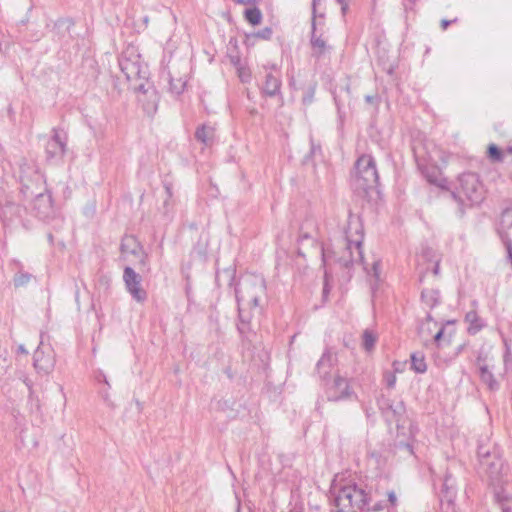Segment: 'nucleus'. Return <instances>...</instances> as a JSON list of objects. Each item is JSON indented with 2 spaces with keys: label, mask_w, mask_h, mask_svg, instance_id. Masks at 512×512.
<instances>
[{
  "label": "nucleus",
  "mask_w": 512,
  "mask_h": 512,
  "mask_svg": "<svg viewBox=\"0 0 512 512\" xmlns=\"http://www.w3.org/2000/svg\"><path fill=\"white\" fill-rule=\"evenodd\" d=\"M364 240V228L361 219L357 215L349 214L347 225L344 227L343 238L337 243L331 253L322 248V260L324 265L333 256L340 265L349 268L361 265L367 275L374 280V284L380 281V260H374L369 268L364 263L362 244Z\"/></svg>",
  "instance_id": "f257e3e1"
},
{
  "label": "nucleus",
  "mask_w": 512,
  "mask_h": 512,
  "mask_svg": "<svg viewBox=\"0 0 512 512\" xmlns=\"http://www.w3.org/2000/svg\"><path fill=\"white\" fill-rule=\"evenodd\" d=\"M235 293L239 313L238 331L247 337L252 331V316L255 312L260 313V302L266 297L265 280L260 275H246L238 282Z\"/></svg>",
  "instance_id": "f03ea898"
},
{
  "label": "nucleus",
  "mask_w": 512,
  "mask_h": 512,
  "mask_svg": "<svg viewBox=\"0 0 512 512\" xmlns=\"http://www.w3.org/2000/svg\"><path fill=\"white\" fill-rule=\"evenodd\" d=\"M335 512H368V498L365 491L353 482L344 485L334 483L331 487Z\"/></svg>",
  "instance_id": "7ed1b4c3"
},
{
  "label": "nucleus",
  "mask_w": 512,
  "mask_h": 512,
  "mask_svg": "<svg viewBox=\"0 0 512 512\" xmlns=\"http://www.w3.org/2000/svg\"><path fill=\"white\" fill-rule=\"evenodd\" d=\"M36 181L42 182L44 185L43 190L35 191L31 185L23 183L20 192L25 199L33 197L30 209L35 217L42 221L49 222L57 215V210L54 206L52 194L47 189L46 181L42 175H37Z\"/></svg>",
  "instance_id": "20e7f679"
},
{
  "label": "nucleus",
  "mask_w": 512,
  "mask_h": 512,
  "mask_svg": "<svg viewBox=\"0 0 512 512\" xmlns=\"http://www.w3.org/2000/svg\"><path fill=\"white\" fill-rule=\"evenodd\" d=\"M379 180L376 163L371 155L363 154L356 163L351 176V186L357 192H367L374 188Z\"/></svg>",
  "instance_id": "39448f33"
},
{
  "label": "nucleus",
  "mask_w": 512,
  "mask_h": 512,
  "mask_svg": "<svg viewBox=\"0 0 512 512\" xmlns=\"http://www.w3.org/2000/svg\"><path fill=\"white\" fill-rule=\"evenodd\" d=\"M484 188L478 175L475 173H463L458 178L456 192L452 195L461 205H477L484 199Z\"/></svg>",
  "instance_id": "423d86ee"
},
{
  "label": "nucleus",
  "mask_w": 512,
  "mask_h": 512,
  "mask_svg": "<svg viewBox=\"0 0 512 512\" xmlns=\"http://www.w3.org/2000/svg\"><path fill=\"white\" fill-rule=\"evenodd\" d=\"M478 457L480 469L488 477L491 485L508 475V469L496 451L491 452L488 448L479 446Z\"/></svg>",
  "instance_id": "0eeeda50"
},
{
  "label": "nucleus",
  "mask_w": 512,
  "mask_h": 512,
  "mask_svg": "<svg viewBox=\"0 0 512 512\" xmlns=\"http://www.w3.org/2000/svg\"><path fill=\"white\" fill-rule=\"evenodd\" d=\"M323 387L329 401L338 402L357 398L350 380L340 374H335L333 377L324 380Z\"/></svg>",
  "instance_id": "6e6552de"
},
{
  "label": "nucleus",
  "mask_w": 512,
  "mask_h": 512,
  "mask_svg": "<svg viewBox=\"0 0 512 512\" xmlns=\"http://www.w3.org/2000/svg\"><path fill=\"white\" fill-rule=\"evenodd\" d=\"M133 91L136 93L137 103L142 111L148 117H153L158 110L160 102V95L155 86L152 83L137 84L136 89Z\"/></svg>",
  "instance_id": "1a4fd4ad"
},
{
  "label": "nucleus",
  "mask_w": 512,
  "mask_h": 512,
  "mask_svg": "<svg viewBox=\"0 0 512 512\" xmlns=\"http://www.w3.org/2000/svg\"><path fill=\"white\" fill-rule=\"evenodd\" d=\"M389 409L392 411V413L395 417V421L397 423L396 447L398 448L399 451H401L403 453H406L408 455H413L414 450H413L412 442H413V439L415 436L416 428L412 424H409V435H408L407 439L405 440V439L400 438V430L404 429V423L400 424L402 414L405 411L403 402L398 403L395 408L390 406ZM402 435H403V438H405V433H402Z\"/></svg>",
  "instance_id": "9d476101"
},
{
  "label": "nucleus",
  "mask_w": 512,
  "mask_h": 512,
  "mask_svg": "<svg viewBox=\"0 0 512 512\" xmlns=\"http://www.w3.org/2000/svg\"><path fill=\"white\" fill-rule=\"evenodd\" d=\"M52 132L53 135L46 144V155L50 161H59L66 153L68 137L67 133L60 128H54Z\"/></svg>",
  "instance_id": "9b49d317"
},
{
  "label": "nucleus",
  "mask_w": 512,
  "mask_h": 512,
  "mask_svg": "<svg viewBox=\"0 0 512 512\" xmlns=\"http://www.w3.org/2000/svg\"><path fill=\"white\" fill-rule=\"evenodd\" d=\"M491 486L502 512H512V479L509 475L494 482Z\"/></svg>",
  "instance_id": "f8f14e48"
},
{
  "label": "nucleus",
  "mask_w": 512,
  "mask_h": 512,
  "mask_svg": "<svg viewBox=\"0 0 512 512\" xmlns=\"http://www.w3.org/2000/svg\"><path fill=\"white\" fill-rule=\"evenodd\" d=\"M120 252L123 260H130V257L133 256L139 260L140 265H147V255L139 241L132 235H126L122 238Z\"/></svg>",
  "instance_id": "ddd939ff"
},
{
  "label": "nucleus",
  "mask_w": 512,
  "mask_h": 512,
  "mask_svg": "<svg viewBox=\"0 0 512 512\" xmlns=\"http://www.w3.org/2000/svg\"><path fill=\"white\" fill-rule=\"evenodd\" d=\"M55 354L54 351L47 347H38L33 356V366L38 374L49 375L55 367Z\"/></svg>",
  "instance_id": "4468645a"
},
{
  "label": "nucleus",
  "mask_w": 512,
  "mask_h": 512,
  "mask_svg": "<svg viewBox=\"0 0 512 512\" xmlns=\"http://www.w3.org/2000/svg\"><path fill=\"white\" fill-rule=\"evenodd\" d=\"M120 72L129 83L132 90L136 89L137 84H149L148 66H118Z\"/></svg>",
  "instance_id": "2eb2a0df"
},
{
  "label": "nucleus",
  "mask_w": 512,
  "mask_h": 512,
  "mask_svg": "<svg viewBox=\"0 0 512 512\" xmlns=\"http://www.w3.org/2000/svg\"><path fill=\"white\" fill-rule=\"evenodd\" d=\"M413 153L417 165L422 167L435 160L438 153L436 145L430 140L415 141L413 144Z\"/></svg>",
  "instance_id": "dca6fc26"
},
{
  "label": "nucleus",
  "mask_w": 512,
  "mask_h": 512,
  "mask_svg": "<svg viewBox=\"0 0 512 512\" xmlns=\"http://www.w3.org/2000/svg\"><path fill=\"white\" fill-rule=\"evenodd\" d=\"M123 280L128 292L136 301L143 302L146 299L147 293L141 288V277L131 267H125Z\"/></svg>",
  "instance_id": "f3484780"
},
{
  "label": "nucleus",
  "mask_w": 512,
  "mask_h": 512,
  "mask_svg": "<svg viewBox=\"0 0 512 512\" xmlns=\"http://www.w3.org/2000/svg\"><path fill=\"white\" fill-rule=\"evenodd\" d=\"M438 327V323L433 320L430 314H427L424 321H422L418 327V334L424 343L434 340L436 343H440L444 335V327L441 326L433 334L434 330Z\"/></svg>",
  "instance_id": "a211bd4d"
},
{
  "label": "nucleus",
  "mask_w": 512,
  "mask_h": 512,
  "mask_svg": "<svg viewBox=\"0 0 512 512\" xmlns=\"http://www.w3.org/2000/svg\"><path fill=\"white\" fill-rule=\"evenodd\" d=\"M25 208L14 202H7L2 207L1 215L5 225H12L17 221L22 223V216Z\"/></svg>",
  "instance_id": "6ab92c4d"
},
{
  "label": "nucleus",
  "mask_w": 512,
  "mask_h": 512,
  "mask_svg": "<svg viewBox=\"0 0 512 512\" xmlns=\"http://www.w3.org/2000/svg\"><path fill=\"white\" fill-rule=\"evenodd\" d=\"M334 365V360L331 352L329 350H325L322 354L321 358L318 360L316 364V371L322 381L328 379L331 374L332 368Z\"/></svg>",
  "instance_id": "aec40b11"
},
{
  "label": "nucleus",
  "mask_w": 512,
  "mask_h": 512,
  "mask_svg": "<svg viewBox=\"0 0 512 512\" xmlns=\"http://www.w3.org/2000/svg\"><path fill=\"white\" fill-rule=\"evenodd\" d=\"M311 45L314 54L321 56L328 52L331 47L328 46L320 36L316 35V16L312 18V32H311Z\"/></svg>",
  "instance_id": "412c9836"
},
{
  "label": "nucleus",
  "mask_w": 512,
  "mask_h": 512,
  "mask_svg": "<svg viewBox=\"0 0 512 512\" xmlns=\"http://www.w3.org/2000/svg\"><path fill=\"white\" fill-rule=\"evenodd\" d=\"M456 482L450 473H447L443 479L441 495L447 502L452 503L456 497Z\"/></svg>",
  "instance_id": "4be33fe9"
},
{
  "label": "nucleus",
  "mask_w": 512,
  "mask_h": 512,
  "mask_svg": "<svg viewBox=\"0 0 512 512\" xmlns=\"http://www.w3.org/2000/svg\"><path fill=\"white\" fill-rule=\"evenodd\" d=\"M140 57L138 47L128 44L121 52L119 64H139Z\"/></svg>",
  "instance_id": "5701e85b"
},
{
  "label": "nucleus",
  "mask_w": 512,
  "mask_h": 512,
  "mask_svg": "<svg viewBox=\"0 0 512 512\" xmlns=\"http://www.w3.org/2000/svg\"><path fill=\"white\" fill-rule=\"evenodd\" d=\"M281 81L278 76L267 73L263 92L270 97L277 95L280 91Z\"/></svg>",
  "instance_id": "b1692460"
},
{
  "label": "nucleus",
  "mask_w": 512,
  "mask_h": 512,
  "mask_svg": "<svg viewBox=\"0 0 512 512\" xmlns=\"http://www.w3.org/2000/svg\"><path fill=\"white\" fill-rule=\"evenodd\" d=\"M214 135V128L208 125L198 127L195 132V138L206 146H210L213 143Z\"/></svg>",
  "instance_id": "393cba45"
},
{
  "label": "nucleus",
  "mask_w": 512,
  "mask_h": 512,
  "mask_svg": "<svg viewBox=\"0 0 512 512\" xmlns=\"http://www.w3.org/2000/svg\"><path fill=\"white\" fill-rule=\"evenodd\" d=\"M422 259L428 260L430 263L427 265V267H424L421 271V274L424 272L426 273L430 268L434 275H439L440 270V260L435 257L434 252L431 249H426L422 254Z\"/></svg>",
  "instance_id": "a878e982"
},
{
  "label": "nucleus",
  "mask_w": 512,
  "mask_h": 512,
  "mask_svg": "<svg viewBox=\"0 0 512 512\" xmlns=\"http://www.w3.org/2000/svg\"><path fill=\"white\" fill-rule=\"evenodd\" d=\"M481 381L488 386L491 391L499 388L498 382L495 380L493 373L489 370L487 365H481L480 368Z\"/></svg>",
  "instance_id": "bb28decb"
},
{
  "label": "nucleus",
  "mask_w": 512,
  "mask_h": 512,
  "mask_svg": "<svg viewBox=\"0 0 512 512\" xmlns=\"http://www.w3.org/2000/svg\"><path fill=\"white\" fill-rule=\"evenodd\" d=\"M465 320H466V322H468L470 324L468 331L471 334H476L484 326L483 321L481 320V318L478 316V314L475 311L468 312L465 316Z\"/></svg>",
  "instance_id": "cd10ccee"
},
{
  "label": "nucleus",
  "mask_w": 512,
  "mask_h": 512,
  "mask_svg": "<svg viewBox=\"0 0 512 512\" xmlns=\"http://www.w3.org/2000/svg\"><path fill=\"white\" fill-rule=\"evenodd\" d=\"M378 335L371 329H365L362 334V347L366 352L373 351Z\"/></svg>",
  "instance_id": "c85d7f7f"
},
{
  "label": "nucleus",
  "mask_w": 512,
  "mask_h": 512,
  "mask_svg": "<svg viewBox=\"0 0 512 512\" xmlns=\"http://www.w3.org/2000/svg\"><path fill=\"white\" fill-rule=\"evenodd\" d=\"M411 367L416 373H424L427 370L424 355L416 352L411 355Z\"/></svg>",
  "instance_id": "c756f323"
},
{
  "label": "nucleus",
  "mask_w": 512,
  "mask_h": 512,
  "mask_svg": "<svg viewBox=\"0 0 512 512\" xmlns=\"http://www.w3.org/2000/svg\"><path fill=\"white\" fill-rule=\"evenodd\" d=\"M421 298L427 306L433 308L439 303V291L423 290L421 293Z\"/></svg>",
  "instance_id": "7c9ffc66"
},
{
  "label": "nucleus",
  "mask_w": 512,
  "mask_h": 512,
  "mask_svg": "<svg viewBox=\"0 0 512 512\" xmlns=\"http://www.w3.org/2000/svg\"><path fill=\"white\" fill-rule=\"evenodd\" d=\"M170 91L176 95H180L187 84V80L183 77H180L179 79H174L172 76H170Z\"/></svg>",
  "instance_id": "2f4dec72"
},
{
  "label": "nucleus",
  "mask_w": 512,
  "mask_h": 512,
  "mask_svg": "<svg viewBox=\"0 0 512 512\" xmlns=\"http://www.w3.org/2000/svg\"><path fill=\"white\" fill-rule=\"evenodd\" d=\"M245 19L253 26L257 25L261 22L262 13L256 7L248 8L245 10Z\"/></svg>",
  "instance_id": "473e14b6"
},
{
  "label": "nucleus",
  "mask_w": 512,
  "mask_h": 512,
  "mask_svg": "<svg viewBox=\"0 0 512 512\" xmlns=\"http://www.w3.org/2000/svg\"><path fill=\"white\" fill-rule=\"evenodd\" d=\"M488 158L492 162H503L504 153L502 150L495 144H490L487 150Z\"/></svg>",
  "instance_id": "72a5a7b5"
},
{
  "label": "nucleus",
  "mask_w": 512,
  "mask_h": 512,
  "mask_svg": "<svg viewBox=\"0 0 512 512\" xmlns=\"http://www.w3.org/2000/svg\"><path fill=\"white\" fill-rule=\"evenodd\" d=\"M237 73L241 80V82L246 83L251 79V70L250 66H238Z\"/></svg>",
  "instance_id": "f704fd0d"
},
{
  "label": "nucleus",
  "mask_w": 512,
  "mask_h": 512,
  "mask_svg": "<svg viewBox=\"0 0 512 512\" xmlns=\"http://www.w3.org/2000/svg\"><path fill=\"white\" fill-rule=\"evenodd\" d=\"M31 279V275L29 273H18L15 275L13 282L16 287L26 285Z\"/></svg>",
  "instance_id": "c9c22d12"
},
{
  "label": "nucleus",
  "mask_w": 512,
  "mask_h": 512,
  "mask_svg": "<svg viewBox=\"0 0 512 512\" xmlns=\"http://www.w3.org/2000/svg\"><path fill=\"white\" fill-rule=\"evenodd\" d=\"M271 36H272V29L269 27H265L264 29L258 31L254 36L253 35L249 36L248 40H251L254 37H258V38L267 40V39H270Z\"/></svg>",
  "instance_id": "e433bc0d"
},
{
  "label": "nucleus",
  "mask_w": 512,
  "mask_h": 512,
  "mask_svg": "<svg viewBox=\"0 0 512 512\" xmlns=\"http://www.w3.org/2000/svg\"><path fill=\"white\" fill-rule=\"evenodd\" d=\"M384 380L388 388H393L396 384V376L392 372H386L384 374Z\"/></svg>",
  "instance_id": "4c0bfd02"
},
{
  "label": "nucleus",
  "mask_w": 512,
  "mask_h": 512,
  "mask_svg": "<svg viewBox=\"0 0 512 512\" xmlns=\"http://www.w3.org/2000/svg\"><path fill=\"white\" fill-rule=\"evenodd\" d=\"M387 495V500H385V502L387 503V506H391V507H395L397 505V496H396V493L391 490V491H388L386 493Z\"/></svg>",
  "instance_id": "58836bf2"
},
{
  "label": "nucleus",
  "mask_w": 512,
  "mask_h": 512,
  "mask_svg": "<svg viewBox=\"0 0 512 512\" xmlns=\"http://www.w3.org/2000/svg\"><path fill=\"white\" fill-rule=\"evenodd\" d=\"M369 511L372 510V511H375V512H378V511H381L385 508L388 509V506H387V503L385 502V500H380V501H377L375 502L372 507H369Z\"/></svg>",
  "instance_id": "ea45409f"
},
{
  "label": "nucleus",
  "mask_w": 512,
  "mask_h": 512,
  "mask_svg": "<svg viewBox=\"0 0 512 512\" xmlns=\"http://www.w3.org/2000/svg\"><path fill=\"white\" fill-rule=\"evenodd\" d=\"M313 97H314V89H310L307 93V95H305L303 97V102L304 104H310L312 103L313 101Z\"/></svg>",
  "instance_id": "a19ab883"
},
{
  "label": "nucleus",
  "mask_w": 512,
  "mask_h": 512,
  "mask_svg": "<svg viewBox=\"0 0 512 512\" xmlns=\"http://www.w3.org/2000/svg\"><path fill=\"white\" fill-rule=\"evenodd\" d=\"M164 188L167 194V199L165 200V205L168 203V200L172 198L173 192H172V186L170 183H165Z\"/></svg>",
  "instance_id": "79ce46f5"
},
{
  "label": "nucleus",
  "mask_w": 512,
  "mask_h": 512,
  "mask_svg": "<svg viewBox=\"0 0 512 512\" xmlns=\"http://www.w3.org/2000/svg\"><path fill=\"white\" fill-rule=\"evenodd\" d=\"M96 380L99 381V382H104L106 383L107 385H109L108 383V380H107V377L106 375L102 372V371H99L96 376H95Z\"/></svg>",
  "instance_id": "37998d69"
},
{
  "label": "nucleus",
  "mask_w": 512,
  "mask_h": 512,
  "mask_svg": "<svg viewBox=\"0 0 512 512\" xmlns=\"http://www.w3.org/2000/svg\"><path fill=\"white\" fill-rule=\"evenodd\" d=\"M456 21H457V18H454L453 20H446V19L441 20L440 25H441L442 30H446L451 23H454Z\"/></svg>",
  "instance_id": "c03bdc74"
},
{
  "label": "nucleus",
  "mask_w": 512,
  "mask_h": 512,
  "mask_svg": "<svg viewBox=\"0 0 512 512\" xmlns=\"http://www.w3.org/2000/svg\"><path fill=\"white\" fill-rule=\"evenodd\" d=\"M237 3L245 4V5H255L259 2V0H234Z\"/></svg>",
  "instance_id": "a18cd8bd"
},
{
  "label": "nucleus",
  "mask_w": 512,
  "mask_h": 512,
  "mask_svg": "<svg viewBox=\"0 0 512 512\" xmlns=\"http://www.w3.org/2000/svg\"><path fill=\"white\" fill-rule=\"evenodd\" d=\"M365 101L369 104L375 105L377 104V97L373 95H367L365 97Z\"/></svg>",
  "instance_id": "49530a36"
},
{
  "label": "nucleus",
  "mask_w": 512,
  "mask_h": 512,
  "mask_svg": "<svg viewBox=\"0 0 512 512\" xmlns=\"http://www.w3.org/2000/svg\"><path fill=\"white\" fill-rule=\"evenodd\" d=\"M427 179L430 183H434L437 185H440V182L438 181L437 177H433L431 175H427Z\"/></svg>",
  "instance_id": "de8ad7c7"
},
{
  "label": "nucleus",
  "mask_w": 512,
  "mask_h": 512,
  "mask_svg": "<svg viewBox=\"0 0 512 512\" xmlns=\"http://www.w3.org/2000/svg\"><path fill=\"white\" fill-rule=\"evenodd\" d=\"M337 2L341 5V9H342L343 13H345V11L347 9V4L345 3V0H337Z\"/></svg>",
  "instance_id": "09e8293b"
},
{
  "label": "nucleus",
  "mask_w": 512,
  "mask_h": 512,
  "mask_svg": "<svg viewBox=\"0 0 512 512\" xmlns=\"http://www.w3.org/2000/svg\"><path fill=\"white\" fill-rule=\"evenodd\" d=\"M17 351H18L19 353H22V354H28V351L26 350V348L24 347V345H23V344H21V345H19V346H18Z\"/></svg>",
  "instance_id": "8fccbe9b"
},
{
  "label": "nucleus",
  "mask_w": 512,
  "mask_h": 512,
  "mask_svg": "<svg viewBox=\"0 0 512 512\" xmlns=\"http://www.w3.org/2000/svg\"><path fill=\"white\" fill-rule=\"evenodd\" d=\"M25 384H26V386L28 387V389H29V390H31V389H32V384H31V381H30V380L26 379V380H25Z\"/></svg>",
  "instance_id": "3c124183"
},
{
  "label": "nucleus",
  "mask_w": 512,
  "mask_h": 512,
  "mask_svg": "<svg viewBox=\"0 0 512 512\" xmlns=\"http://www.w3.org/2000/svg\"><path fill=\"white\" fill-rule=\"evenodd\" d=\"M317 1H318V0H312V4H313V14H314V15H315V11H316Z\"/></svg>",
  "instance_id": "603ef678"
},
{
  "label": "nucleus",
  "mask_w": 512,
  "mask_h": 512,
  "mask_svg": "<svg viewBox=\"0 0 512 512\" xmlns=\"http://www.w3.org/2000/svg\"><path fill=\"white\" fill-rule=\"evenodd\" d=\"M300 239L303 240V239H309V236L308 234H303L300 236Z\"/></svg>",
  "instance_id": "864d4df0"
},
{
  "label": "nucleus",
  "mask_w": 512,
  "mask_h": 512,
  "mask_svg": "<svg viewBox=\"0 0 512 512\" xmlns=\"http://www.w3.org/2000/svg\"><path fill=\"white\" fill-rule=\"evenodd\" d=\"M387 73H388V74H392V73H393V69H392V67H390V68L387 70Z\"/></svg>",
  "instance_id": "5fc2aeb1"
},
{
  "label": "nucleus",
  "mask_w": 512,
  "mask_h": 512,
  "mask_svg": "<svg viewBox=\"0 0 512 512\" xmlns=\"http://www.w3.org/2000/svg\"><path fill=\"white\" fill-rule=\"evenodd\" d=\"M63 24H64V22H59V23H57V26H61Z\"/></svg>",
  "instance_id": "6e6d98bb"
}]
</instances>
